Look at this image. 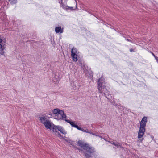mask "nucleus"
<instances>
[{
  "label": "nucleus",
  "instance_id": "nucleus-1",
  "mask_svg": "<svg viewBox=\"0 0 158 158\" xmlns=\"http://www.w3.org/2000/svg\"><path fill=\"white\" fill-rule=\"evenodd\" d=\"M77 143L79 146L82 148L85 151L84 153L85 158L93 157L95 152V150L94 148L90 146L89 144L85 143L81 140H79Z\"/></svg>",
  "mask_w": 158,
  "mask_h": 158
},
{
  "label": "nucleus",
  "instance_id": "nucleus-2",
  "mask_svg": "<svg viewBox=\"0 0 158 158\" xmlns=\"http://www.w3.org/2000/svg\"><path fill=\"white\" fill-rule=\"evenodd\" d=\"M97 85V87L99 92L102 95L103 93L104 95L108 98L106 94H108V90L105 87V83L102 78L101 77L98 79Z\"/></svg>",
  "mask_w": 158,
  "mask_h": 158
},
{
  "label": "nucleus",
  "instance_id": "nucleus-3",
  "mask_svg": "<svg viewBox=\"0 0 158 158\" xmlns=\"http://www.w3.org/2000/svg\"><path fill=\"white\" fill-rule=\"evenodd\" d=\"M147 121V118L144 116L140 122V128L138 134V138H141L143 135L145 131V127Z\"/></svg>",
  "mask_w": 158,
  "mask_h": 158
},
{
  "label": "nucleus",
  "instance_id": "nucleus-4",
  "mask_svg": "<svg viewBox=\"0 0 158 158\" xmlns=\"http://www.w3.org/2000/svg\"><path fill=\"white\" fill-rule=\"evenodd\" d=\"M53 113L56 115L59 119H64V118L66 117V116L64 112L58 108L54 109L53 110Z\"/></svg>",
  "mask_w": 158,
  "mask_h": 158
},
{
  "label": "nucleus",
  "instance_id": "nucleus-5",
  "mask_svg": "<svg viewBox=\"0 0 158 158\" xmlns=\"http://www.w3.org/2000/svg\"><path fill=\"white\" fill-rule=\"evenodd\" d=\"M40 120L41 123L45 126V127L48 129H51L52 126V122L48 119H47L45 117H40Z\"/></svg>",
  "mask_w": 158,
  "mask_h": 158
},
{
  "label": "nucleus",
  "instance_id": "nucleus-6",
  "mask_svg": "<svg viewBox=\"0 0 158 158\" xmlns=\"http://www.w3.org/2000/svg\"><path fill=\"white\" fill-rule=\"evenodd\" d=\"M77 50L76 48H73L71 50V56L73 61L77 62Z\"/></svg>",
  "mask_w": 158,
  "mask_h": 158
},
{
  "label": "nucleus",
  "instance_id": "nucleus-7",
  "mask_svg": "<svg viewBox=\"0 0 158 158\" xmlns=\"http://www.w3.org/2000/svg\"><path fill=\"white\" fill-rule=\"evenodd\" d=\"M63 0H60L59 1V2L60 4V6L63 9L66 10H74L73 7H69L65 5L63 3Z\"/></svg>",
  "mask_w": 158,
  "mask_h": 158
},
{
  "label": "nucleus",
  "instance_id": "nucleus-8",
  "mask_svg": "<svg viewBox=\"0 0 158 158\" xmlns=\"http://www.w3.org/2000/svg\"><path fill=\"white\" fill-rule=\"evenodd\" d=\"M58 126H56L54 125V124H52V126L51 127V128L52 129V131L56 133V135L58 136V137H63V136L61 135V134L57 131Z\"/></svg>",
  "mask_w": 158,
  "mask_h": 158
},
{
  "label": "nucleus",
  "instance_id": "nucleus-9",
  "mask_svg": "<svg viewBox=\"0 0 158 158\" xmlns=\"http://www.w3.org/2000/svg\"><path fill=\"white\" fill-rule=\"evenodd\" d=\"M55 31L56 33H62L64 31V28L61 26H57L55 27Z\"/></svg>",
  "mask_w": 158,
  "mask_h": 158
},
{
  "label": "nucleus",
  "instance_id": "nucleus-10",
  "mask_svg": "<svg viewBox=\"0 0 158 158\" xmlns=\"http://www.w3.org/2000/svg\"><path fill=\"white\" fill-rule=\"evenodd\" d=\"M57 127V130L61 133L64 135H65L67 134V132L62 127L60 126H58Z\"/></svg>",
  "mask_w": 158,
  "mask_h": 158
},
{
  "label": "nucleus",
  "instance_id": "nucleus-11",
  "mask_svg": "<svg viewBox=\"0 0 158 158\" xmlns=\"http://www.w3.org/2000/svg\"><path fill=\"white\" fill-rule=\"evenodd\" d=\"M77 129L84 132H85L89 133H90V131L88 130V129L85 127L81 128L78 126Z\"/></svg>",
  "mask_w": 158,
  "mask_h": 158
},
{
  "label": "nucleus",
  "instance_id": "nucleus-12",
  "mask_svg": "<svg viewBox=\"0 0 158 158\" xmlns=\"http://www.w3.org/2000/svg\"><path fill=\"white\" fill-rule=\"evenodd\" d=\"M77 61H78V64H79V65L82 68H84V67H85V63L83 61L81 60V59H79L78 57H77Z\"/></svg>",
  "mask_w": 158,
  "mask_h": 158
},
{
  "label": "nucleus",
  "instance_id": "nucleus-13",
  "mask_svg": "<svg viewBox=\"0 0 158 158\" xmlns=\"http://www.w3.org/2000/svg\"><path fill=\"white\" fill-rule=\"evenodd\" d=\"M5 48V47H4V46L2 47V48H0V49H1V50L0 51V54L1 55H3L4 56H5V52L4 50V49Z\"/></svg>",
  "mask_w": 158,
  "mask_h": 158
},
{
  "label": "nucleus",
  "instance_id": "nucleus-14",
  "mask_svg": "<svg viewBox=\"0 0 158 158\" xmlns=\"http://www.w3.org/2000/svg\"><path fill=\"white\" fill-rule=\"evenodd\" d=\"M70 124L72 127H74L77 129L78 128V126L75 124L73 122L71 121Z\"/></svg>",
  "mask_w": 158,
  "mask_h": 158
},
{
  "label": "nucleus",
  "instance_id": "nucleus-15",
  "mask_svg": "<svg viewBox=\"0 0 158 158\" xmlns=\"http://www.w3.org/2000/svg\"><path fill=\"white\" fill-rule=\"evenodd\" d=\"M110 143L113 145L117 147L118 148L120 146V145L119 144L120 143H118L117 142H111Z\"/></svg>",
  "mask_w": 158,
  "mask_h": 158
},
{
  "label": "nucleus",
  "instance_id": "nucleus-16",
  "mask_svg": "<svg viewBox=\"0 0 158 158\" xmlns=\"http://www.w3.org/2000/svg\"><path fill=\"white\" fill-rule=\"evenodd\" d=\"M11 4L13 5L16 3L17 0H9Z\"/></svg>",
  "mask_w": 158,
  "mask_h": 158
},
{
  "label": "nucleus",
  "instance_id": "nucleus-17",
  "mask_svg": "<svg viewBox=\"0 0 158 158\" xmlns=\"http://www.w3.org/2000/svg\"><path fill=\"white\" fill-rule=\"evenodd\" d=\"M89 134H92V135H93L96 136L98 137V134L93 133V132H92L90 131V133H89Z\"/></svg>",
  "mask_w": 158,
  "mask_h": 158
},
{
  "label": "nucleus",
  "instance_id": "nucleus-18",
  "mask_svg": "<svg viewBox=\"0 0 158 158\" xmlns=\"http://www.w3.org/2000/svg\"><path fill=\"white\" fill-rule=\"evenodd\" d=\"M2 39H0V48H2V47H3L2 45L1 44V43H2Z\"/></svg>",
  "mask_w": 158,
  "mask_h": 158
},
{
  "label": "nucleus",
  "instance_id": "nucleus-19",
  "mask_svg": "<svg viewBox=\"0 0 158 158\" xmlns=\"http://www.w3.org/2000/svg\"><path fill=\"white\" fill-rule=\"evenodd\" d=\"M65 140L67 142L70 143L71 145H72L73 141L71 140H68L67 139H65Z\"/></svg>",
  "mask_w": 158,
  "mask_h": 158
},
{
  "label": "nucleus",
  "instance_id": "nucleus-20",
  "mask_svg": "<svg viewBox=\"0 0 158 158\" xmlns=\"http://www.w3.org/2000/svg\"><path fill=\"white\" fill-rule=\"evenodd\" d=\"M63 120H65L66 122H67L68 123H70V122H71V121H69L68 119H66V118H64V119H63Z\"/></svg>",
  "mask_w": 158,
  "mask_h": 158
},
{
  "label": "nucleus",
  "instance_id": "nucleus-21",
  "mask_svg": "<svg viewBox=\"0 0 158 158\" xmlns=\"http://www.w3.org/2000/svg\"><path fill=\"white\" fill-rule=\"evenodd\" d=\"M53 81H54V82H56V83H57L58 82V81H59V79L58 77H57L56 79V80L55 81L54 80V79H53Z\"/></svg>",
  "mask_w": 158,
  "mask_h": 158
},
{
  "label": "nucleus",
  "instance_id": "nucleus-22",
  "mask_svg": "<svg viewBox=\"0 0 158 158\" xmlns=\"http://www.w3.org/2000/svg\"><path fill=\"white\" fill-rule=\"evenodd\" d=\"M130 51L131 52H134V49H133V48H131L130 49Z\"/></svg>",
  "mask_w": 158,
  "mask_h": 158
},
{
  "label": "nucleus",
  "instance_id": "nucleus-23",
  "mask_svg": "<svg viewBox=\"0 0 158 158\" xmlns=\"http://www.w3.org/2000/svg\"><path fill=\"white\" fill-rule=\"evenodd\" d=\"M126 40L130 42L131 43H132V41L131 40L129 39H126Z\"/></svg>",
  "mask_w": 158,
  "mask_h": 158
},
{
  "label": "nucleus",
  "instance_id": "nucleus-24",
  "mask_svg": "<svg viewBox=\"0 0 158 158\" xmlns=\"http://www.w3.org/2000/svg\"><path fill=\"white\" fill-rule=\"evenodd\" d=\"M113 105H114L115 106H118V105L117 104H116V103H114V104ZM117 107H118L119 109H120V108H119V107H118V106H117Z\"/></svg>",
  "mask_w": 158,
  "mask_h": 158
},
{
  "label": "nucleus",
  "instance_id": "nucleus-25",
  "mask_svg": "<svg viewBox=\"0 0 158 158\" xmlns=\"http://www.w3.org/2000/svg\"><path fill=\"white\" fill-rule=\"evenodd\" d=\"M3 2L2 0H0V4H1Z\"/></svg>",
  "mask_w": 158,
  "mask_h": 158
},
{
  "label": "nucleus",
  "instance_id": "nucleus-26",
  "mask_svg": "<svg viewBox=\"0 0 158 158\" xmlns=\"http://www.w3.org/2000/svg\"><path fill=\"white\" fill-rule=\"evenodd\" d=\"M151 53L152 54V55H153L155 57H156V56L152 52H151Z\"/></svg>",
  "mask_w": 158,
  "mask_h": 158
},
{
  "label": "nucleus",
  "instance_id": "nucleus-27",
  "mask_svg": "<svg viewBox=\"0 0 158 158\" xmlns=\"http://www.w3.org/2000/svg\"><path fill=\"white\" fill-rule=\"evenodd\" d=\"M98 137H99V138H102V136H101L99 135H98Z\"/></svg>",
  "mask_w": 158,
  "mask_h": 158
},
{
  "label": "nucleus",
  "instance_id": "nucleus-28",
  "mask_svg": "<svg viewBox=\"0 0 158 158\" xmlns=\"http://www.w3.org/2000/svg\"><path fill=\"white\" fill-rule=\"evenodd\" d=\"M48 115H50V116H52V113H50L49 114H48Z\"/></svg>",
  "mask_w": 158,
  "mask_h": 158
},
{
  "label": "nucleus",
  "instance_id": "nucleus-29",
  "mask_svg": "<svg viewBox=\"0 0 158 158\" xmlns=\"http://www.w3.org/2000/svg\"><path fill=\"white\" fill-rule=\"evenodd\" d=\"M76 8H77V2H76Z\"/></svg>",
  "mask_w": 158,
  "mask_h": 158
},
{
  "label": "nucleus",
  "instance_id": "nucleus-30",
  "mask_svg": "<svg viewBox=\"0 0 158 158\" xmlns=\"http://www.w3.org/2000/svg\"><path fill=\"white\" fill-rule=\"evenodd\" d=\"M155 58L157 60V59H158V58L157 57V56H156L155 57Z\"/></svg>",
  "mask_w": 158,
  "mask_h": 158
},
{
  "label": "nucleus",
  "instance_id": "nucleus-31",
  "mask_svg": "<svg viewBox=\"0 0 158 158\" xmlns=\"http://www.w3.org/2000/svg\"><path fill=\"white\" fill-rule=\"evenodd\" d=\"M151 138L152 139H153L154 138V137H153V136H151Z\"/></svg>",
  "mask_w": 158,
  "mask_h": 158
},
{
  "label": "nucleus",
  "instance_id": "nucleus-32",
  "mask_svg": "<svg viewBox=\"0 0 158 158\" xmlns=\"http://www.w3.org/2000/svg\"><path fill=\"white\" fill-rule=\"evenodd\" d=\"M90 157H88V158H90Z\"/></svg>",
  "mask_w": 158,
  "mask_h": 158
}]
</instances>
